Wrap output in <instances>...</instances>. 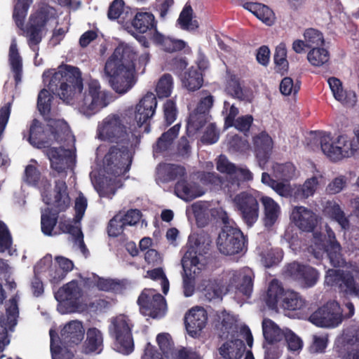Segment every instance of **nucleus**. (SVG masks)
<instances>
[{"instance_id":"423d86ee","label":"nucleus","mask_w":359,"mask_h":359,"mask_svg":"<svg viewBox=\"0 0 359 359\" xmlns=\"http://www.w3.org/2000/svg\"><path fill=\"white\" fill-rule=\"evenodd\" d=\"M265 301L266 305L272 309L279 305L285 310L297 311L306 305L305 299L299 293L291 290H285L276 279L271 281Z\"/></svg>"},{"instance_id":"680f3d73","label":"nucleus","mask_w":359,"mask_h":359,"mask_svg":"<svg viewBox=\"0 0 359 359\" xmlns=\"http://www.w3.org/2000/svg\"><path fill=\"white\" fill-rule=\"evenodd\" d=\"M276 177L283 180H289L294 175L295 168L291 163H276L273 166Z\"/></svg>"},{"instance_id":"c9c22d12","label":"nucleus","mask_w":359,"mask_h":359,"mask_svg":"<svg viewBox=\"0 0 359 359\" xmlns=\"http://www.w3.org/2000/svg\"><path fill=\"white\" fill-rule=\"evenodd\" d=\"M54 205L58 211H65L69 205L70 198L67 186L64 180H56L54 187Z\"/></svg>"},{"instance_id":"9d476101","label":"nucleus","mask_w":359,"mask_h":359,"mask_svg":"<svg viewBox=\"0 0 359 359\" xmlns=\"http://www.w3.org/2000/svg\"><path fill=\"white\" fill-rule=\"evenodd\" d=\"M53 11H55L53 8L44 5L39 8L29 18L26 29V36L29 48L34 51L38 50L37 46L43 38V31L52 17Z\"/></svg>"},{"instance_id":"b1692460","label":"nucleus","mask_w":359,"mask_h":359,"mask_svg":"<svg viewBox=\"0 0 359 359\" xmlns=\"http://www.w3.org/2000/svg\"><path fill=\"white\" fill-rule=\"evenodd\" d=\"M347 359H359V325L348 327L343 334Z\"/></svg>"},{"instance_id":"f704fd0d","label":"nucleus","mask_w":359,"mask_h":359,"mask_svg":"<svg viewBox=\"0 0 359 359\" xmlns=\"http://www.w3.org/2000/svg\"><path fill=\"white\" fill-rule=\"evenodd\" d=\"M233 278L238 282V290L249 296L253 288L254 273L252 269L248 267L243 268L234 274Z\"/></svg>"},{"instance_id":"f257e3e1","label":"nucleus","mask_w":359,"mask_h":359,"mask_svg":"<svg viewBox=\"0 0 359 359\" xmlns=\"http://www.w3.org/2000/svg\"><path fill=\"white\" fill-rule=\"evenodd\" d=\"M43 81L48 82L46 89H42L37 98V108L46 118L50 115L53 96L50 91L61 100L72 101L83 90V79L79 68L69 65H61L57 71L48 69L43 73Z\"/></svg>"},{"instance_id":"8fccbe9b","label":"nucleus","mask_w":359,"mask_h":359,"mask_svg":"<svg viewBox=\"0 0 359 359\" xmlns=\"http://www.w3.org/2000/svg\"><path fill=\"white\" fill-rule=\"evenodd\" d=\"M175 192L179 198L187 201H191L199 196L196 194L193 187L184 177L177 182L175 185Z\"/></svg>"},{"instance_id":"a211bd4d","label":"nucleus","mask_w":359,"mask_h":359,"mask_svg":"<svg viewBox=\"0 0 359 359\" xmlns=\"http://www.w3.org/2000/svg\"><path fill=\"white\" fill-rule=\"evenodd\" d=\"M208 245L201 241V238H196L194 241L189 240L188 249L182 259V268L188 266L194 267V273L196 270L201 271L204 264L201 262L200 257L208 252Z\"/></svg>"},{"instance_id":"c03bdc74","label":"nucleus","mask_w":359,"mask_h":359,"mask_svg":"<svg viewBox=\"0 0 359 359\" xmlns=\"http://www.w3.org/2000/svg\"><path fill=\"white\" fill-rule=\"evenodd\" d=\"M180 128V124L177 123L164 132L157 140L155 147L156 152H163L168 149L173 140L177 137Z\"/></svg>"},{"instance_id":"58836bf2","label":"nucleus","mask_w":359,"mask_h":359,"mask_svg":"<svg viewBox=\"0 0 359 359\" xmlns=\"http://www.w3.org/2000/svg\"><path fill=\"white\" fill-rule=\"evenodd\" d=\"M262 330L264 339L270 344L280 341L285 335V331L282 330L271 319L263 320Z\"/></svg>"},{"instance_id":"69168bd1","label":"nucleus","mask_w":359,"mask_h":359,"mask_svg":"<svg viewBox=\"0 0 359 359\" xmlns=\"http://www.w3.org/2000/svg\"><path fill=\"white\" fill-rule=\"evenodd\" d=\"M94 187L100 197L111 198L116 193V189L102 177L95 179Z\"/></svg>"},{"instance_id":"9b49d317","label":"nucleus","mask_w":359,"mask_h":359,"mask_svg":"<svg viewBox=\"0 0 359 359\" xmlns=\"http://www.w3.org/2000/svg\"><path fill=\"white\" fill-rule=\"evenodd\" d=\"M107 94L100 90V83L97 80H91L81 101L79 111L86 116H91L107 106Z\"/></svg>"},{"instance_id":"20e7f679","label":"nucleus","mask_w":359,"mask_h":359,"mask_svg":"<svg viewBox=\"0 0 359 359\" xmlns=\"http://www.w3.org/2000/svg\"><path fill=\"white\" fill-rule=\"evenodd\" d=\"M133 324L124 314L113 317L108 327L109 336L113 339L114 349L125 355H128L134 351V340L132 334Z\"/></svg>"},{"instance_id":"0eeeda50","label":"nucleus","mask_w":359,"mask_h":359,"mask_svg":"<svg viewBox=\"0 0 359 359\" xmlns=\"http://www.w3.org/2000/svg\"><path fill=\"white\" fill-rule=\"evenodd\" d=\"M133 145H112L109 147L103 159V168L107 174L119 177L130 170L133 161L130 149Z\"/></svg>"},{"instance_id":"4468645a","label":"nucleus","mask_w":359,"mask_h":359,"mask_svg":"<svg viewBox=\"0 0 359 359\" xmlns=\"http://www.w3.org/2000/svg\"><path fill=\"white\" fill-rule=\"evenodd\" d=\"M315 243L321 246L327 255L330 264L334 267H341L345 265L346 261L341 254V247L337 241L334 233L330 229L327 230V239L325 236L320 232L313 233Z\"/></svg>"},{"instance_id":"6e6d98bb","label":"nucleus","mask_w":359,"mask_h":359,"mask_svg":"<svg viewBox=\"0 0 359 359\" xmlns=\"http://www.w3.org/2000/svg\"><path fill=\"white\" fill-rule=\"evenodd\" d=\"M32 3V0H18L13 13V18L18 27L23 26L25 18Z\"/></svg>"},{"instance_id":"39448f33","label":"nucleus","mask_w":359,"mask_h":359,"mask_svg":"<svg viewBox=\"0 0 359 359\" xmlns=\"http://www.w3.org/2000/svg\"><path fill=\"white\" fill-rule=\"evenodd\" d=\"M157 100L152 93H147L136 104L125 111L126 121L130 130L138 131L142 126L144 132L150 131V120L156 112Z\"/></svg>"},{"instance_id":"a878e982","label":"nucleus","mask_w":359,"mask_h":359,"mask_svg":"<svg viewBox=\"0 0 359 359\" xmlns=\"http://www.w3.org/2000/svg\"><path fill=\"white\" fill-rule=\"evenodd\" d=\"M93 278L94 280H91L90 278H86L85 284L89 287L95 285L101 291L121 293L126 287L123 280L104 278L95 275H93Z\"/></svg>"},{"instance_id":"f03ea898","label":"nucleus","mask_w":359,"mask_h":359,"mask_svg":"<svg viewBox=\"0 0 359 359\" xmlns=\"http://www.w3.org/2000/svg\"><path fill=\"white\" fill-rule=\"evenodd\" d=\"M137 55L128 45L118 46L107 59L104 72L112 89L119 94L130 90L136 83L135 69Z\"/></svg>"},{"instance_id":"6ab92c4d","label":"nucleus","mask_w":359,"mask_h":359,"mask_svg":"<svg viewBox=\"0 0 359 359\" xmlns=\"http://www.w3.org/2000/svg\"><path fill=\"white\" fill-rule=\"evenodd\" d=\"M142 313L152 318L163 315L165 307V299L161 294L150 295L149 291L143 290L137 299Z\"/></svg>"},{"instance_id":"f8f14e48","label":"nucleus","mask_w":359,"mask_h":359,"mask_svg":"<svg viewBox=\"0 0 359 359\" xmlns=\"http://www.w3.org/2000/svg\"><path fill=\"white\" fill-rule=\"evenodd\" d=\"M320 327H335L344 320L343 310L337 301H329L315 311L309 318Z\"/></svg>"},{"instance_id":"5fc2aeb1","label":"nucleus","mask_w":359,"mask_h":359,"mask_svg":"<svg viewBox=\"0 0 359 359\" xmlns=\"http://www.w3.org/2000/svg\"><path fill=\"white\" fill-rule=\"evenodd\" d=\"M173 79L170 74H164L158 80L156 92L159 98L168 97L172 93Z\"/></svg>"},{"instance_id":"393cba45","label":"nucleus","mask_w":359,"mask_h":359,"mask_svg":"<svg viewBox=\"0 0 359 359\" xmlns=\"http://www.w3.org/2000/svg\"><path fill=\"white\" fill-rule=\"evenodd\" d=\"M61 339L64 344L72 346L79 344L83 339L84 329L81 322L72 320L67 323L60 332Z\"/></svg>"},{"instance_id":"79ce46f5","label":"nucleus","mask_w":359,"mask_h":359,"mask_svg":"<svg viewBox=\"0 0 359 359\" xmlns=\"http://www.w3.org/2000/svg\"><path fill=\"white\" fill-rule=\"evenodd\" d=\"M50 352L53 359H72L74 354L67 348L61 347L59 344L60 338L53 330H50Z\"/></svg>"},{"instance_id":"4be33fe9","label":"nucleus","mask_w":359,"mask_h":359,"mask_svg":"<svg viewBox=\"0 0 359 359\" xmlns=\"http://www.w3.org/2000/svg\"><path fill=\"white\" fill-rule=\"evenodd\" d=\"M291 218L294 224L303 231H313L318 224L316 213L303 206L294 208Z\"/></svg>"},{"instance_id":"c85d7f7f","label":"nucleus","mask_w":359,"mask_h":359,"mask_svg":"<svg viewBox=\"0 0 359 359\" xmlns=\"http://www.w3.org/2000/svg\"><path fill=\"white\" fill-rule=\"evenodd\" d=\"M158 173L163 182H168L177 179H182L187 175L184 166L173 163H161L158 165Z\"/></svg>"},{"instance_id":"ea45409f","label":"nucleus","mask_w":359,"mask_h":359,"mask_svg":"<svg viewBox=\"0 0 359 359\" xmlns=\"http://www.w3.org/2000/svg\"><path fill=\"white\" fill-rule=\"evenodd\" d=\"M209 116L205 114H201L196 110H194L189 114L187 124L186 134L188 137H192L200 130L208 122Z\"/></svg>"},{"instance_id":"49530a36","label":"nucleus","mask_w":359,"mask_h":359,"mask_svg":"<svg viewBox=\"0 0 359 359\" xmlns=\"http://www.w3.org/2000/svg\"><path fill=\"white\" fill-rule=\"evenodd\" d=\"M318 185V179L313 176L305 181L303 185L297 187L294 193V197L297 200H302L313 196Z\"/></svg>"},{"instance_id":"de8ad7c7","label":"nucleus","mask_w":359,"mask_h":359,"mask_svg":"<svg viewBox=\"0 0 359 359\" xmlns=\"http://www.w3.org/2000/svg\"><path fill=\"white\" fill-rule=\"evenodd\" d=\"M191 6H186L180 13L177 22L182 29L191 32L198 28V22L196 20H193Z\"/></svg>"},{"instance_id":"ddd939ff","label":"nucleus","mask_w":359,"mask_h":359,"mask_svg":"<svg viewBox=\"0 0 359 359\" xmlns=\"http://www.w3.org/2000/svg\"><path fill=\"white\" fill-rule=\"evenodd\" d=\"M283 274L285 278L297 282L304 288L313 287L319 278V273L315 268L296 261L286 264Z\"/></svg>"},{"instance_id":"2f4dec72","label":"nucleus","mask_w":359,"mask_h":359,"mask_svg":"<svg viewBox=\"0 0 359 359\" xmlns=\"http://www.w3.org/2000/svg\"><path fill=\"white\" fill-rule=\"evenodd\" d=\"M243 7L266 25L271 26L273 24L274 13L267 6L259 3L247 2Z\"/></svg>"},{"instance_id":"bb28decb","label":"nucleus","mask_w":359,"mask_h":359,"mask_svg":"<svg viewBox=\"0 0 359 359\" xmlns=\"http://www.w3.org/2000/svg\"><path fill=\"white\" fill-rule=\"evenodd\" d=\"M27 140L34 147L42 150L50 144L45 135L43 125L36 118H34L30 124Z\"/></svg>"},{"instance_id":"e433bc0d","label":"nucleus","mask_w":359,"mask_h":359,"mask_svg":"<svg viewBox=\"0 0 359 359\" xmlns=\"http://www.w3.org/2000/svg\"><path fill=\"white\" fill-rule=\"evenodd\" d=\"M9 62L12 72L13 74L15 85H18L22 81V62L18 52L17 44L15 41L12 42L10 46Z\"/></svg>"},{"instance_id":"0e129e2a","label":"nucleus","mask_w":359,"mask_h":359,"mask_svg":"<svg viewBox=\"0 0 359 359\" xmlns=\"http://www.w3.org/2000/svg\"><path fill=\"white\" fill-rule=\"evenodd\" d=\"M226 90L228 94L234 98H237L240 100H243L245 99V95L239 79L235 75L231 76L227 82Z\"/></svg>"},{"instance_id":"473e14b6","label":"nucleus","mask_w":359,"mask_h":359,"mask_svg":"<svg viewBox=\"0 0 359 359\" xmlns=\"http://www.w3.org/2000/svg\"><path fill=\"white\" fill-rule=\"evenodd\" d=\"M330 88L336 100L346 104H352L356 102V95L353 91L344 90L341 81L335 77L328 79Z\"/></svg>"},{"instance_id":"7c9ffc66","label":"nucleus","mask_w":359,"mask_h":359,"mask_svg":"<svg viewBox=\"0 0 359 359\" xmlns=\"http://www.w3.org/2000/svg\"><path fill=\"white\" fill-rule=\"evenodd\" d=\"M153 40L154 43L160 46L167 53L181 51L187 46V43L184 41L165 36L157 31H156L153 36Z\"/></svg>"},{"instance_id":"4c0bfd02","label":"nucleus","mask_w":359,"mask_h":359,"mask_svg":"<svg viewBox=\"0 0 359 359\" xmlns=\"http://www.w3.org/2000/svg\"><path fill=\"white\" fill-rule=\"evenodd\" d=\"M18 296L15 294L12 297L6 307V321L4 322L6 327L1 326L2 332L6 334L7 327L9 330H12L16 325L18 318L19 316V308H18Z\"/></svg>"},{"instance_id":"c756f323","label":"nucleus","mask_w":359,"mask_h":359,"mask_svg":"<svg viewBox=\"0 0 359 359\" xmlns=\"http://www.w3.org/2000/svg\"><path fill=\"white\" fill-rule=\"evenodd\" d=\"M182 85L189 91L198 90L203 83V76L198 67H191L181 78Z\"/></svg>"},{"instance_id":"5701e85b","label":"nucleus","mask_w":359,"mask_h":359,"mask_svg":"<svg viewBox=\"0 0 359 359\" xmlns=\"http://www.w3.org/2000/svg\"><path fill=\"white\" fill-rule=\"evenodd\" d=\"M82 296L83 290L74 280L63 285L55 294L57 301L68 302L72 306H77Z\"/></svg>"},{"instance_id":"cd10ccee","label":"nucleus","mask_w":359,"mask_h":359,"mask_svg":"<svg viewBox=\"0 0 359 359\" xmlns=\"http://www.w3.org/2000/svg\"><path fill=\"white\" fill-rule=\"evenodd\" d=\"M245 351V343L239 339L227 341L219 348V354L223 359H240Z\"/></svg>"},{"instance_id":"052dcab7","label":"nucleus","mask_w":359,"mask_h":359,"mask_svg":"<svg viewBox=\"0 0 359 359\" xmlns=\"http://www.w3.org/2000/svg\"><path fill=\"white\" fill-rule=\"evenodd\" d=\"M283 257V252L279 248H271L262 252V261L266 267L270 268L271 266L278 264Z\"/></svg>"},{"instance_id":"e2e57ef3","label":"nucleus","mask_w":359,"mask_h":359,"mask_svg":"<svg viewBox=\"0 0 359 359\" xmlns=\"http://www.w3.org/2000/svg\"><path fill=\"white\" fill-rule=\"evenodd\" d=\"M304 36L307 47L311 48V49L324 43L323 34L316 29L309 28L306 29Z\"/></svg>"},{"instance_id":"864d4df0","label":"nucleus","mask_w":359,"mask_h":359,"mask_svg":"<svg viewBox=\"0 0 359 359\" xmlns=\"http://www.w3.org/2000/svg\"><path fill=\"white\" fill-rule=\"evenodd\" d=\"M194 267L188 266L183 268V291L185 297H191L195 291V276L198 274L201 271L194 273ZM198 271V270H196Z\"/></svg>"},{"instance_id":"338daca9","label":"nucleus","mask_w":359,"mask_h":359,"mask_svg":"<svg viewBox=\"0 0 359 359\" xmlns=\"http://www.w3.org/2000/svg\"><path fill=\"white\" fill-rule=\"evenodd\" d=\"M201 94L203 96L201 97L194 110L209 116L210 111L214 104V96L207 91H202Z\"/></svg>"},{"instance_id":"13d9d810","label":"nucleus","mask_w":359,"mask_h":359,"mask_svg":"<svg viewBox=\"0 0 359 359\" xmlns=\"http://www.w3.org/2000/svg\"><path fill=\"white\" fill-rule=\"evenodd\" d=\"M157 344L165 357L175 353L174 342L168 333H160L156 337Z\"/></svg>"},{"instance_id":"774afa93","label":"nucleus","mask_w":359,"mask_h":359,"mask_svg":"<svg viewBox=\"0 0 359 359\" xmlns=\"http://www.w3.org/2000/svg\"><path fill=\"white\" fill-rule=\"evenodd\" d=\"M177 109L172 99L167 100L163 104V116L166 126H170L176 120Z\"/></svg>"},{"instance_id":"1a4fd4ad","label":"nucleus","mask_w":359,"mask_h":359,"mask_svg":"<svg viewBox=\"0 0 359 359\" xmlns=\"http://www.w3.org/2000/svg\"><path fill=\"white\" fill-rule=\"evenodd\" d=\"M248 238L238 226L222 227L217 239L219 251L225 255H234L246 251Z\"/></svg>"},{"instance_id":"f3484780","label":"nucleus","mask_w":359,"mask_h":359,"mask_svg":"<svg viewBox=\"0 0 359 359\" xmlns=\"http://www.w3.org/2000/svg\"><path fill=\"white\" fill-rule=\"evenodd\" d=\"M321 149L323 152L332 161H338L344 158H348L354 154L355 151L353 144L347 140L344 135L338 136L335 142H329L321 140Z\"/></svg>"},{"instance_id":"7ed1b4c3","label":"nucleus","mask_w":359,"mask_h":359,"mask_svg":"<svg viewBox=\"0 0 359 359\" xmlns=\"http://www.w3.org/2000/svg\"><path fill=\"white\" fill-rule=\"evenodd\" d=\"M97 134L102 141L114 143L115 145L133 144V141H140V131L129 128L126 121V114L119 116L110 114L98 123Z\"/></svg>"},{"instance_id":"aec40b11","label":"nucleus","mask_w":359,"mask_h":359,"mask_svg":"<svg viewBox=\"0 0 359 359\" xmlns=\"http://www.w3.org/2000/svg\"><path fill=\"white\" fill-rule=\"evenodd\" d=\"M252 147L255 157L262 168L268 163L273 149V140L265 130L252 137Z\"/></svg>"},{"instance_id":"6e6552de","label":"nucleus","mask_w":359,"mask_h":359,"mask_svg":"<svg viewBox=\"0 0 359 359\" xmlns=\"http://www.w3.org/2000/svg\"><path fill=\"white\" fill-rule=\"evenodd\" d=\"M259 201L257 191H242L233 198L236 211L248 227H252L258 220Z\"/></svg>"},{"instance_id":"bf43d9fd","label":"nucleus","mask_w":359,"mask_h":359,"mask_svg":"<svg viewBox=\"0 0 359 359\" xmlns=\"http://www.w3.org/2000/svg\"><path fill=\"white\" fill-rule=\"evenodd\" d=\"M126 226V222L121 217V212H120L109 220L107 226L108 234L111 237H117L123 232Z\"/></svg>"},{"instance_id":"4d7b16f0","label":"nucleus","mask_w":359,"mask_h":359,"mask_svg":"<svg viewBox=\"0 0 359 359\" xmlns=\"http://www.w3.org/2000/svg\"><path fill=\"white\" fill-rule=\"evenodd\" d=\"M224 177H222L215 172H203L200 175V181L203 185L208 186L210 189L219 190L223 184Z\"/></svg>"},{"instance_id":"72a5a7b5","label":"nucleus","mask_w":359,"mask_h":359,"mask_svg":"<svg viewBox=\"0 0 359 359\" xmlns=\"http://www.w3.org/2000/svg\"><path fill=\"white\" fill-rule=\"evenodd\" d=\"M260 201L264 208V225L266 227H271L278 218L280 207L273 198L269 196H262Z\"/></svg>"},{"instance_id":"a18cd8bd","label":"nucleus","mask_w":359,"mask_h":359,"mask_svg":"<svg viewBox=\"0 0 359 359\" xmlns=\"http://www.w3.org/2000/svg\"><path fill=\"white\" fill-rule=\"evenodd\" d=\"M60 230L65 233L70 234L76 243H78L82 251L86 250V246L83 241V234L79 226L73 224L69 221H61L59 223Z\"/></svg>"},{"instance_id":"412c9836","label":"nucleus","mask_w":359,"mask_h":359,"mask_svg":"<svg viewBox=\"0 0 359 359\" xmlns=\"http://www.w3.org/2000/svg\"><path fill=\"white\" fill-rule=\"evenodd\" d=\"M208 320L206 311L202 307L193 308L186 313L184 324L191 337L198 334L205 327Z\"/></svg>"},{"instance_id":"3c124183","label":"nucleus","mask_w":359,"mask_h":359,"mask_svg":"<svg viewBox=\"0 0 359 359\" xmlns=\"http://www.w3.org/2000/svg\"><path fill=\"white\" fill-rule=\"evenodd\" d=\"M307 60L312 66L321 67L330 60V53L324 48H313L307 54Z\"/></svg>"},{"instance_id":"a19ab883","label":"nucleus","mask_w":359,"mask_h":359,"mask_svg":"<svg viewBox=\"0 0 359 359\" xmlns=\"http://www.w3.org/2000/svg\"><path fill=\"white\" fill-rule=\"evenodd\" d=\"M58 210L53 211L50 208H46L41 213V231L46 236H52V232L58 220Z\"/></svg>"},{"instance_id":"37998d69","label":"nucleus","mask_w":359,"mask_h":359,"mask_svg":"<svg viewBox=\"0 0 359 359\" xmlns=\"http://www.w3.org/2000/svg\"><path fill=\"white\" fill-rule=\"evenodd\" d=\"M132 25L140 33H145L155 27V19L150 13H137L132 21Z\"/></svg>"},{"instance_id":"dca6fc26","label":"nucleus","mask_w":359,"mask_h":359,"mask_svg":"<svg viewBox=\"0 0 359 359\" xmlns=\"http://www.w3.org/2000/svg\"><path fill=\"white\" fill-rule=\"evenodd\" d=\"M326 280L331 284L339 287L345 294L359 297V284L350 271L340 269H329Z\"/></svg>"},{"instance_id":"603ef678","label":"nucleus","mask_w":359,"mask_h":359,"mask_svg":"<svg viewBox=\"0 0 359 359\" xmlns=\"http://www.w3.org/2000/svg\"><path fill=\"white\" fill-rule=\"evenodd\" d=\"M102 343V332L95 327L88 329L86 341V348L90 352L101 350Z\"/></svg>"},{"instance_id":"09e8293b","label":"nucleus","mask_w":359,"mask_h":359,"mask_svg":"<svg viewBox=\"0 0 359 359\" xmlns=\"http://www.w3.org/2000/svg\"><path fill=\"white\" fill-rule=\"evenodd\" d=\"M276 69L281 74L287 72L289 63L287 60V49L284 43H280L276 46L273 55Z\"/></svg>"},{"instance_id":"2eb2a0df","label":"nucleus","mask_w":359,"mask_h":359,"mask_svg":"<svg viewBox=\"0 0 359 359\" xmlns=\"http://www.w3.org/2000/svg\"><path fill=\"white\" fill-rule=\"evenodd\" d=\"M50 145L42 151L50 161V168L58 174L65 173L66 175L67 170L72 169L75 163L72 151L62 147H54Z\"/></svg>"}]
</instances>
